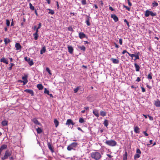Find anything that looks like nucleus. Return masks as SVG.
<instances>
[{"mask_svg": "<svg viewBox=\"0 0 160 160\" xmlns=\"http://www.w3.org/2000/svg\"><path fill=\"white\" fill-rule=\"evenodd\" d=\"M90 154L91 158L95 160H99L102 157L100 153L96 150L91 152Z\"/></svg>", "mask_w": 160, "mask_h": 160, "instance_id": "obj_1", "label": "nucleus"}, {"mask_svg": "<svg viewBox=\"0 0 160 160\" xmlns=\"http://www.w3.org/2000/svg\"><path fill=\"white\" fill-rule=\"evenodd\" d=\"M128 54L129 56L132 58V59H133V57H135V58L134 59V61L137 59H139L140 58L139 56L140 54V53L139 52H135V54H130L129 53H128Z\"/></svg>", "mask_w": 160, "mask_h": 160, "instance_id": "obj_2", "label": "nucleus"}, {"mask_svg": "<svg viewBox=\"0 0 160 160\" xmlns=\"http://www.w3.org/2000/svg\"><path fill=\"white\" fill-rule=\"evenodd\" d=\"M105 143L107 145L112 147L115 146L117 145V142L115 140H107Z\"/></svg>", "mask_w": 160, "mask_h": 160, "instance_id": "obj_3", "label": "nucleus"}, {"mask_svg": "<svg viewBox=\"0 0 160 160\" xmlns=\"http://www.w3.org/2000/svg\"><path fill=\"white\" fill-rule=\"evenodd\" d=\"M144 15L146 17H148L149 15H151L152 17H154L157 15V14L156 12H153L152 11H150L149 10H147L146 11Z\"/></svg>", "mask_w": 160, "mask_h": 160, "instance_id": "obj_4", "label": "nucleus"}, {"mask_svg": "<svg viewBox=\"0 0 160 160\" xmlns=\"http://www.w3.org/2000/svg\"><path fill=\"white\" fill-rule=\"evenodd\" d=\"M11 155V152L8 150H7L5 153L4 155L1 157L2 160H5L7 159L8 157L10 156Z\"/></svg>", "mask_w": 160, "mask_h": 160, "instance_id": "obj_5", "label": "nucleus"}, {"mask_svg": "<svg viewBox=\"0 0 160 160\" xmlns=\"http://www.w3.org/2000/svg\"><path fill=\"white\" fill-rule=\"evenodd\" d=\"M78 145V143L77 142H73L70 144L67 147V149L68 151H70L76 147Z\"/></svg>", "mask_w": 160, "mask_h": 160, "instance_id": "obj_6", "label": "nucleus"}, {"mask_svg": "<svg viewBox=\"0 0 160 160\" xmlns=\"http://www.w3.org/2000/svg\"><path fill=\"white\" fill-rule=\"evenodd\" d=\"M16 50L17 51H21L22 47L19 43H16L15 44Z\"/></svg>", "mask_w": 160, "mask_h": 160, "instance_id": "obj_7", "label": "nucleus"}, {"mask_svg": "<svg viewBox=\"0 0 160 160\" xmlns=\"http://www.w3.org/2000/svg\"><path fill=\"white\" fill-rule=\"evenodd\" d=\"M7 145L6 144H3L0 147V156L1 155L2 151L7 149Z\"/></svg>", "mask_w": 160, "mask_h": 160, "instance_id": "obj_8", "label": "nucleus"}, {"mask_svg": "<svg viewBox=\"0 0 160 160\" xmlns=\"http://www.w3.org/2000/svg\"><path fill=\"white\" fill-rule=\"evenodd\" d=\"M28 77V76L27 75H25L24 76L22 77V79L23 80V81L22 82L23 83L24 85L25 84L28 82V80L27 79Z\"/></svg>", "mask_w": 160, "mask_h": 160, "instance_id": "obj_9", "label": "nucleus"}, {"mask_svg": "<svg viewBox=\"0 0 160 160\" xmlns=\"http://www.w3.org/2000/svg\"><path fill=\"white\" fill-rule=\"evenodd\" d=\"M24 91L26 92H27L28 93H29L32 96H33L34 95V92H33V91L32 90L29 89H25Z\"/></svg>", "mask_w": 160, "mask_h": 160, "instance_id": "obj_10", "label": "nucleus"}, {"mask_svg": "<svg viewBox=\"0 0 160 160\" xmlns=\"http://www.w3.org/2000/svg\"><path fill=\"white\" fill-rule=\"evenodd\" d=\"M111 18H112L115 22L118 21V18L117 16L115 14H112L111 15Z\"/></svg>", "mask_w": 160, "mask_h": 160, "instance_id": "obj_11", "label": "nucleus"}, {"mask_svg": "<svg viewBox=\"0 0 160 160\" xmlns=\"http://www.w3.org/2000/svg\"><path fill=\"white\" fill-rule=\"evenodd\" d=\"M47 145L49 150L52 152H53L54 151L53 148L52 146L51 143L50 142H48Z\"/></svg>", "mask_w": 160, "mask_h": 160, "instance_id": "obj_12", "label": "nucleus"}, {"mask_svg": "<svg viewBox=\"0 0 160 160\" xmlns=\"http://www.w3.org/2000/svg\"><path fill=\"white\" fill-rule=\"evenodd\" d=\"M154 105L157 107H160V101L158 99L155 101Z\"/></svg>", "mask_w": 160, "mask_h": 160, "instance_id": "obj_13", "label": "nucleus"}, {"mask_svg": "<svg viewBox=\"0 0 160 160\" xmlns=\"http://www.w3.org/2000/svg\"><path fill=\"white\" fill-rule=\"evenodd\" d=\"M32 121L36 124L41 125L40 123L36 118H34L32 120Z\"/></svg>", "mask_w": 160, "mask_h": 160, "instance_id": "obj_14", "label": "nucleus"}, {"mask_svg": "<svg viewBox=\"0 0 160 160\" xmlns=\"http://www.w3.org/2000/svg\"><path fill=\"white\" fill-rule=\"evenodd\" d=\"M79 38L82 39L86 37V35L82 32H80L79 33Z\"/></svg>", "mask_w": 160, "mask_h": 160, "instance_id": "obj_15", "label": "nucleus"}, {"mask_svg": "<svg viewBox=\"0 0 160 160\" xmlns=\"http://www.w3.org/2000/svg\"><path fill=\"white\" fill-rule=\"evenodd\" d=\"M110 59L114 64H118L119 63V61L118 59L112 58Z\"/></svg>", "mask_w": 160, "mask_h": 160, "instance_id": "obj_16", "label": "nucleus"}, {"mask_svg": "<svg viewBox=\"0 0 160 160\" xmlns=\"http://www.w3.org/2000/svg\"><path fill=\"white\" fill-rule=\"evenodd\" d=\"M93 113L97 118L99 117V114L97 110L95 109L93 110Z\"/></svg>", "mask_w": 160, "mask_h": 160, "instance_id": "obj_17", "label": "nucleus"}, {"mask_svg": "<svg viewBox=\"0 0 160 160\" xmlns=\"http://www.w3.org/2000/svg\"><path fill=\"white\" fill-rule=\"evenodd\" d=\"M68 48L69 52L71 54H72L73 51V49L72 47L68 46Z\"/></svg>", "mask_w": 160, "mask_h": 160, "instance_id": "obj_18", "label": "nucleus"}, {"mask_svg": "<svg viewBox=\"0 0 160 160\" xmlns=\"http://www.w3.org/2000/svg\"><path fill=\"white\" fill-rule=\"evenodd\" d=\"M90 17L89 16H87V18L86 20V22L88 26H89L90 25Z\"/></svg>", "mask_w": 160, "mask_h": 160, "instance_id": "obj_19", "label": "nucleus"}, {"mask_svg": "<svg viewBox=\"0 0 160 160\" xmlns=\"http://www.w3.org/2000/svg\"><path fill=\"white\" fill-rule=\"evenodd\" d=\"M134 132L136 133H139L140 132L139 128L137 126L135 127L134 128Z\"/></svg>", "mask_w": 160, "mask_h": 160, "instance_id": "obj_20", "label": "nucleus"}, {"mask_svg": "<svg viewBox=\"0 0 160 160\" xmlns=\"http://www.w3.org/2000/svg\"><path fill=\"white\" fill-rule=\"evenodd\" d=\"M134 66L135 68L136 71L137 72H138L139 71L140 69V67L139 65L135 63H134Z\"/></svg>", "mask_w": 160, "mask_h": 160, "instance_id": "obj_21", "label": "nucleus"}, {"mask_svg": "<svg viewBox=\"0 0 160 160\" xmlns=\"http://www.w3.org/2000/svg\"><path fill=\"white\" fill-rule=\"evenodd\" d=\"M0 62H3L5 63L8 64V62L7 60L6 59L4 58H2L0 60Z\"/></svg>", "mask_w": 160, "mask_h": 160, "instance_id": "obj_22", "label": "nucleus"}, {"mask_svg": "<svg viewBox=\"0 0 160 160\" xmlns=\"http://www.w3.org/2000/svg\"><path fill=\"white\" fill-rule=\"evenodd\" d=\"M37 87L39 90H42L43 88V86L41 84H38L37 85Z\"/></svg>", "mask_w": 160, "mask_h": 160, "instance_id": "obj_23", "label": "nucleus"}, {"mask_svg": "<svg viewBox=\"0 0 160 160\" xmlns=\"http://www.w3.org/2000/svg\"><path fill=\"white\" fill-rule=\"evenodd\" d=\"M54 122L55 126V127H57L59 124V121H58L56 119H55L54 120Z\"/></svg>", "mask_w": 160, "mask_h": 160, "instance_id": "obj_24", "label": "nucleus"}, {"mask_svg": "<svg viewBox=\"0 0 160 160\" xmlns=\"http://www.w3.org/2000/svg\"><path fill=\"white\" fill-rule=\"evenodd\" d=\"M2 125L3 126H6L8 124V122L6 120L3 121L2 122Z\"/></svg>", "mask_w": 160, "mask_h": 160, "instance_id": "obj_25", "label": "nucleus"}, {"mask_svg": "<svg viewBox=\"0 0 160 160\" xmlns=\"http://www.w3.org/2000/svg\"><path fill=\"white\" fill-rule=\"evenodd\" d=\"M4 42L5 45H7L8 43L10 42V40L8 38H6L4 39Z\"/></svg>", "mask_w": 160, "mask_h": 160, "instance_id": "obj_26", "label": "nucleus"}, {"mask_svg": "<svg viewBox=\"0 0 160 160\" xmlns=\"http://www.w3.org/2000/svg\"><path fill=\"white\" fill-rule=\"evenodd\" d=\"M37 132L38 134H40L42 132V130L40 128L38 127L37 129H36Z\"/></svg>", "mask_w": 160, "mask_h": 160, "instance_id": "obj_27", "label": "nucleus"}, {"mask_svg": "<svg viewBox=\"0 0 160 160\" xmlns=\"http://www.w3.org/2000/svg\"><path fill=\"white\" fill-rule=\"evenodd\" d=\"M46 49L45 47H43L40 51V54H42L45 52Z\"/></svg>", "mask_w": 160, "mask_h": 160, "instance_id": "obj_28", "label": "nucleus"}, {"mask_svg": "<svg viewBox=\"0 0 160 160\" xmlns=\"http://www.w3.org/2000/svg\"><path fill=\"white\" fill-rule=\"evenodd\" d=\"M106 112L103 111H101L100 112V115L104 117L106 115Z\"/></svg>", "mask_w": 160, "mask_h": 160, "instance_id": "obj_29", "label": "nucleus"}, {"mask_svg": "<svg viewBox=\"0 0 160 160\" xmlns=\"http://www.w3.org/2000/svg\"><path fill=\"white\" fill-rule=\"evenodd\" d=\"M104 125L106 126V127H107L108 124V121L107 119H105L104 123H103Z\"/></svg>", "mask_w": 160, "mask_h": 160, "instance_id": "obj_30", "label": "nucleus"}, {"mask_svg": "<svg viewBox=\"0 0 160 160\" xmlns=\"http://www.w3.org/2000/svg\"><path fill=\"white\" fill-rule=\"evenodd\" d=\"M128 156V153L127 152H125L124 155L123 160H126L127 159Z\"/></svg>", "mask_w": 160, "mask_h": 160, "instance_id": "obj_31", "label": "nucleus"}, {"mask_svg": "<svg viewBox=\"0 0 160 160\" xmlns=\"http://www.w3.org/2000/svg\"><path fill=\"white\" fill-rule=\"evenodd\" d=\"M78 47L81 50H82L83 51H85V50H86V48H85V47H84V46H78Z\"/></svg>", "mask_w": 160, "mask_h": 160, "instance_id": "obj_32", "label": "nucleus"}, {"mask_svg": "<svg viewBox=\"0 0 160 160\" xmlns=\"http://www.w3.org/2000/svg\"><path fill=\"white\" fill-rule=\"evenodd\" d=\"M33 35L34 36V39L35 40H37L38 37V33H35L33 34Z\"/></svg>", "mask_w": 160, "mask_h": 160, "instance_id": "obj_33", "label": "nucleus"}, {"mask_svg": "<svg viewBox=\"0 0 160 160\" xmlns=\"http://www.w3.org/2000/svg\"><path fill=\"white\" fill-rule=\"evenodd\" d=\"M48 10L49 11V12H48L49 14H50L52 15H53L54 13L55 12L53 10L50 9H48Z\"/></svg>", "mask_w": 160, "mask_h": 160, "instance_id": "obj_34", "label": "nucleus"}, {"mask_svg": "<svg viewBox=\"0 0 160 160\" xmlns=\"http://www.w3.org/2000/svg\"><path fill=\"white\" fill-rule=\"evenodd\" d=\"M140 157V154H136L134 156V159L135 160H136L137 158H139Z\"/></svg>", "mask_w": 160, "mask_h": 160, "instance_id": "obj_35", "label": "nucleus"}, {"mask_svg": "<svg viewBox=\"0 0 160 160\" xmlns=\"http://www.w3.org/2000/svg\"><path fill=\"white\" fill-rule=\"evenodd\" d=\"M72 121V120L71 119H68L66 122V124L68 125H70Z\"/></svg>", "mask_w": 160, "mask_h": 160, "instance_id": "obj_36", "label": "nucleus"}, {"mask_svg": "<svg viewBox=\"0 0 160 160\" xmlns=\"http://www.w3.org/2000/svg\"><path fill=\"white\" fill-rule=\"evenodd\" d=\"M29 7L30 9L32 10H34V7L32 6V4L31 3H29Z\"/></svg>", "mask_w": 160, "mask_h": 160, "instance_id": "obj_37", "label": "nucleus"}, {"mask_svg": "<svg viewBox=\"0 0 160 160\" xmlns=\"http://www.w3.org/2000/svg\"><path fill=\"white\" fill-rule=\"evenodd\" d=\"M79 121L80 123H83L85 122V121L83 118H80Z\"/></svg>", "mask_w": 160, "mask_h": 160, "instance_id": "obj_38", "label": "nucleus"}, {"mask_svg": "<svg viewBox=\"0 0 160 160\" xmlns=\"http://www.w3.org/2000/svg\"><path fill=\"white\" fill-rule=\"evenodd\" d=\"M152 73L151 72H150L148 75V79H151L152 78Z\"/></svg>", "mask_w": 160, "mask_h": 160, "instance_id": "obj_39", "label": "nucleus"}, {"mask_svg": "<svg viewBox=\"0 0 160 160\" xmlns=\"http://www.w3.org/2000/svg\"><path fill=\"white\" fill-rule=\"evenodd\" d=\"M46 71L49 73V74L51 75L52 74V73H51V72L50 70L49 69V68L48 67L46 68Z\"/></svg>", "mask_w": 160, "mask_h": 160, "instance_id": "obj_40", "label": "nucleus"}, {"mask_svg": "<svg viewBox=\"0 0 160 160\" xmlns=\"http://www.w3.org/2000/svg\"><path fill=\"white\" fill-rule=\"evenodd\" d=\"M152 4L153 5V7H154L155 6L157 7V6H158V3L156 2L155 1H154L152 2Z\"/></svg>", "mask_w": 160, "mask_h": 160, "instance_id": "obj_41", "label": "nucleus"}, {"mask_svg": "<svg viewBox=\"0 0 160 160\" xmlns=\"http://www.w3.org/2000/svg\"><path fill=\"white\" fill-rule=\"evenodd\" d=\"M80 87H78L76 88L74 90V92L75 93H77L78 92V91Z\"/></svg>", "mask_w": 160, "mask_h": 160, "instance_id": "obj_42", "label": "nucleus"}, {"mask_svg": "<svg viewBox=\"0 0 160 160\" xmlns=\"http://www.w3.org/2000/svg\"><path fill=\"white\" fill-rule=\"evenodd\" d=\"M28 62V64H29L30 66H31L34 63L32 60H31V61L29 60V61Z\"/></svg>", "mask_w": 160, "mask_h": 160, "instance_id": "obj_43", "label": "nucleus"}, {"mask_svg": "<svg viewBox=\"0 0 160 160\" xmlns=\"http://www.w3.org/2000/svg\"><path fill=\"white\" fill-rule=\"evenodd\" d=\"M137 154H140L141 153V152L139 148H137L136 149Z\"/></svg>", "mask_w": 160, "mask_h": 160, "instance_id": "obj_44", "label": "nucleus"}, {"mask_svg": "<svg viewBox=\"0 0 160 160\" xmlns=\"http://www.w3.org/2000/svg\"><path fill=\"white\" fill-rule=\"evenodd\" d=\"M44 93H47L48 95H49V91L46 89V88H45Z\"/></svg>", "mask_w": 160, "mask_h": 160, "instance_id": "obj_45", "label": "nucleus"}, {"mask_svg": "<svg viewBox=\"0 0 160 160\" xmlns=\"http://www.w3.org/2000/svg\"><path fill=\"white\" fill-rule=\"evenodd\" d=\"M123 7L125 8H126L127 10L128 11H130V8L128 7L127 6H125V5H123Z\"/></svg>", "mask_w": 160, "mask_h": 160, "instance_id": "obj_46", "label": "nucleus"}, {"mask_svg": "<svg viewBox=\"0 0 160 160\" xmlns=\"http://www.w3.org/2000/svg\"><path fill=\"white\" fill-rule=\"evenodd\" d=\"M81 2L82 4L83 5H85L86 4V0H81Z\"/></svg>", "mask_w": 160, "mask_h": 160, "instance_id": "obj_47", "label": "nucleus"}, {"mask_svg": "<svg viewBox=\"0 0 160 160\" xmlns=\"http://www.w3.org/2000/svg\"><path fill=\"white\" fill-rule=\"evenodd\" d=\"M124 22H126V23L127 24V25L128 26V27H129V22L127 21V20L126 19H124Z\"/></svg>", "mask_w": 160, "mask_h": 160, "instance_id": "obj_48", "label": "nucleus"}, {"mask_svg": "<svg viewBox=\"0 0 160 160\" xmlns=\"http://www.w3.org/2000/svg\"><path fill=\"white\" fill-rule=\"evenodd\" d=\"M6 24L8 26L10 25V21L8 20H6Z\"/></svg>", "mask_w": 160, "mask_h": 160, "instance_id": "obj_49", "label": "nucleus"}, {"mask_svg": "<svg viewBox=\"0 0 160 160\" xmlns=\"http://www.w3.org/2000/svg\"><path fill=\"white\" fill-rule=\"evenodd\" d=\"M24 59L26 61L28 62L30 60V58L26 57L24 58Z\"/></svg>", "mask_w": 160, "mask_h": 160, "instance_id": "obj_50", "label": "nucleus"}, {"mask_svg": "<svg viewBox=\"0 0 160 160\" xmlns=\"http://www.w3.org/2000/svg\"><path fill=\"white\" fill-rule=\"evenodd\" d=\"M68 30L69 31H73V29L71 27H68Z\"/></svg>", "mask_w": 160, "mask_h": 160, "instance_id": "obj_51", "label": "nucleus"}, {"mask_svg": "<svg viewBox=\"0 0 160 160\" xmlns=\"http://www.w3.org/2000/svg\"><path fill=\"white\" fill-rule=\"evenodd\" d=\"M119 42L120 44L121 45H122V39H121V38L119 39Z\"/></svg>", "mask_w": 160, "mask_h": 160, "instance_id": "obj_52", "label": "nucleus"}, {"mask_svg": "<svg viewBox=\"0 0 160 160\" xmlns=\"http://www.w3.org/2000/svg\"><path fill=\"white\" fill-rule=\"evenodd\" d=\"M148 117L149 119V120L151 121L153 120V117L150 116H149V115H148Z\"/></svg>", "mask_w": 160, "mask_h": 160, "instance_id": "obj_53", "label": "nucleus"}, {"mask_svg": "<svg viewBox=\"0 0 160 160\" xmlns=\"http://www.w3.org/2000/svg\"><path fill=\"white\" fill-rule=\"evenodd\" d=\"M125 53H127L128 54V53H129L126 50H124L123 52H122V54H124Z\"/></svg>", "mask_w": 160, "mask_h": 160, "instance_id": "obj_54", "label": "nucleus"}, {"mask_svg": "<svg viewBox=\"0 0 160 160\" xmlns=\"http://www.w3.org/2000/svg\"><path fill=\"white\" fill-rule=\"evenodd\" d=\"M128 2V3L129 6H131L132 5V3L130 2L129 0H127Z\"/></svg>", "mask_w": 160, "mask_h": 160, "instance_id": "obj_55", "label": "nucleus"}, {"mask_svg": "<svg viewBox=\"0 0 160 160\" xmlns=\"http://www.w3.org/2000/svg\"><path fill=\"white\" fill-rule=\"evenodd\" d=\"M143 133L146 136H148V134L146 132V131L143 132Z\"/></svg>", "mask_w": 160, "mask_h": 160, "instance_id": "obj_56", "label": "nucleus"}, {"mask_svg": "<svg viewBox=\"0 0 160 160\" xmlns=\"http://www.w3.org/2000/svg\"><path fill=\"white\" fill-rule=\"evenodd\" d=\"M141 88L142 92H145V91H146L145 89L143 87H141Z\"/></svg>", "mask_w": 160, "mask_h": 160, "instance_id": "obj_57", "label": "nucleus"}, {"mask_svg": "<svg viewBox=\"0 0 160 160\" xmlns=\"http://www.w3.org/2000/svg\"><path fill=\"white\" fill-rule=\"evenodd\" d=\"M109 9L110 10H111L112 11H113L114 10V9L112 7L110 6H109Z\"/></svg>", "mask_w": 160, "mask_h": 160, "instance_id": "obj_58", "label": "nucleus"}, {"mask_svg": "<svg viewBox=\"0 0 160 160\" xmlns=\"http://www.w3.org/2000/svg\"><path fill=\"white\" fill-rule=\"evenodd\" d=\"M141 81V79L139 77H138L137 79L136 80V81L138 82H139Z\"/></svg>", "mask_w": 160, "mask_h": 160, "instance_id": "obj_59", "label": "nucleus"}, {"mask_svg": "<svg viewBox=\"0 0 160 160\" xmlns=\"http://www.w3.org/2000/svg\"><path fill=\"white\" fill-rule=\"evenodd\" d=\"M114 44L115 45V47L117 48H118L119 47V46L115 42L114 43Z\"/></svg>", "mask_w": 160, "mask_h": 160, "instance_id": "obj_60", "label": "nucleus"}, {"mask_svg": "<svg viewBox=\"0 0 160 160\" xmlns=\"http://www.w3.org/2000/svg\"><path fill=\"white\" fill-rule=\"evenodd\" d=\"M41 25H42L41 23H40L38 24V27L37 28H38V29H39L41 27Z\"/></svg>", "mask_w": 160, "mask_h": 160, "instance_id": "obj_61", "label": "nucleus"}, {"mask_svg": "<svg viewBox=\"0 0 160 160\" xmlns=\"http://www.w3.org/2000/svg\"><path fill=\"white\" fill-rule=\"evenodd\" d=\"M56 3H57V8L58 9L59 8V4H58V1H57L56 2Z\"/></svg>", "mask_w": 160, "mask_h": 160, "instance_id": "obj_62", "label": "nucleus"}, {"mask_svg": "<svg viewBox=\"0 0 160 160\" xmlns=\"http://www.w3.org/2000/svg\"><path fill=\"white\" fill-rule=\"evenodd\" d=\"M147 87L149 89H151L152 88V87L148 84L147 85Z\"/></svg>", "mask_w": 160, "mask_h": 160, "instance_id": "obj_63", "label": "nucleus"}, {"mask_svg": "<svg viewBox=\"0 0 160 160\" xmlns=\"http://www.w3.org/2000/svg\"><path fill=\"white\" fill-rule=\"evenodd\" d=\"M35 14L37 16H38V12H37V11L36 10H35Z\"/></svg>", "mask_w": 160, "mask_h": 160, "instance_id": "obj_64", "label": "nucleus"}]
</instances>
